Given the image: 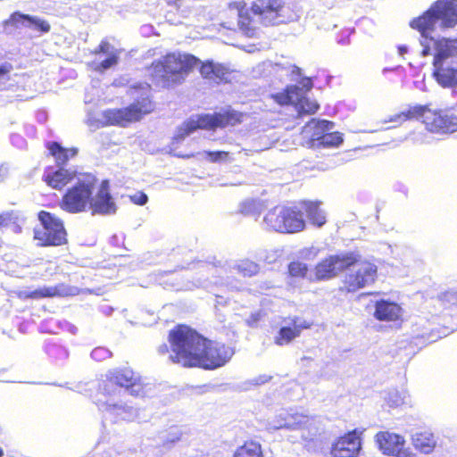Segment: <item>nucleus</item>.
I'll return each mask as SVG.
<instances>
[{"instance_id":"bb28decb","label":"nucleus","mask_w":457,"mask_h":457,"mask_svg":"<svg viewBox=\"0 0 457 457\" xmlns=\"http://www.w3.org/2000/svg\"><path fill=\"white\" fill-rule=\"evenodd\" d=\"M49 154L54 158L58 166L65 165L68 161L76 156L78 154L77 148H64L58 142H49L46 145Z\"/></svg>"},{"instance_id":"f257e3e1","label":"nucleus","mask_w":457,"mask_h":457,"mask_svg":"<svg viewBox=\"0 0 457 457\" xmlns=\"http://www.w3.org/2000/svg\"><path fill=\"white\" fill-rule=\"evenodd\" d=\"M168 341L170 361L184 368L215 370L224 366L234 354L228 345L210 340L185 324L170 329Z\"/></svg>"},{"instance_id":"0eeeda50","label":"nucleus","mask_w":457,"mask_h":457,"mask_svg":"<svg viewBox=\"0 0 457 457\" xmlns=\"http://www.w3.org/2000/svg\"><path fill=\"white\" fill-rule=\"evenodd\" d=\"M115 386L124 388L133 396H141L145 393L146 384L143 377L129 366L118 367L106 374L102 390L105 396L112 397L120 394Z\"/></svg>"},{"instance_id":"e433bc0d","label":"nucleus","mask_w":457,"mask_h":457,"mask_svg":"<svg viewBox=\"0 0 457 457\" xmlns=\"http://www.w3.org/2000/svg\"><path fill=\"white\" fill-rule=\"evenodd\" d=\"M18 217L13 212H4L0 213V228H7L17 225Z\"/></svg>"},{"instance_id":"ea45409f","label":"nucleus","mask_w":457,"mask_h":457,"mask_svg":"<svg viewBox=\"0 0 457 457\" xmlns=\"http://www.w3.org/2000/svg\"><path fill=\"white\" fill-rule=\"evenodd\" d=\"M264 316V312L259 311L255 312H252L249 317L245 320V324L248 327L254 328L257 327L259 322Z\"/></svg>"},{"instance_id":"aec40b11","label":"nucleus","mask_w":457,"mask_h":457,"mask_svg":"<svg viewBox=\"0 0 457 457\" xmlns=\"http://www.w3.org/2000/svg\"><path fill=\"white\" fill-rule=\"evenodd\" d=\"M432 7L443 28L457 24V0H436Z\"/></svg>"},{"instance_id":"b1692460","label":"nucleus","mask_w":457,"mask_h":457,"mask_svg":"<svg viewBox=\"0 0 457 457\" xmlns=\"http://www.w3.org/2000/svg\"><path fill=\"white\" fill-rule=\"evenodd\" d=\"M301 210L304 212L310 223L317 228H321L327 222L325 212L320 208V202L303 201Z\"/></svg>"},{"instance_id":"4468645a","label":"nucleus","mask_w":457,"mask_h":457,"mask_svg":"<svg viewBox=\"0 0 457 457\" xmlns=\"http://www.w3.org/2000/svg\"><path fill=\"white\" fill-rule=\"evenodd\" d=\"M374 441L382 454L388 457H413L406 440L401 434L381 430L375 434Z\"/></svg>"},{"instance_id":"4be33fe9","label":"nucleus","mask_w":457,"mask_h":457,"mask_svg":"<svg viewBox=\"0 0 457 457\" xmlns=\"http://www.w3.org/2000/svg\"><path fill=\"white\" fill-rule=\"evenodd\" d=\"M245 117V113L233 109L209 113L211 130L237 126L243 122Z\"/></svg>"},{"instance_id":"a211bd4d","label":"nucleus","mask_w":457,"mask_h":457,"mask_svg":"<svg viewBox=\"0 0 457 457\" xmlns=\"http://www.w3.org/2000/svg\"><path fill=\"white\" fill-rule=\"evenodd\" d=\"M312 324L307 321H300L298 317L289 319L287 325L282 326L274 337V344L278 346L289 345L297 338L303 329L310 328Z\"/></svg>"},{"instance_id":"a19ab883","label":"nucleus","mask_w":457,"mask_h":457,"mask_svg":"<svg viewBox=\"0 0 457 457\" xmlns=\"http://www.w3.org/2000/svg\"><path fill=\"white\" fill-rule=\"evenodd\" d=\"M132 203L137 205H144L147 203L148 197L144 192H137L130 196Z\"/></svg>"},{"instance_id":"8fccbe9b","label":"nucleus","mask_w":457,"mask_h":457,"mask_svg":"<svg viewBox=\"0 0 457 457\" xmlns=\"http://www.w3.org/2000/svg\"><path fill=\"white\" fill-rule=\"evenodd\" d=\"M4 245V242L2 239V237H0V250L3 248Z\"/></svg>"},{"instance_id":"a878e982","label":"nucleus","mask_w":457,"mask_h":457,"mask_svg":"<svg viewBox=\"0 0 457 457\" xmlns=\"http://www.w3.org/2000/svg\"><path fill=\"white\" fill-rule=\"evenodd\" d=\"M424 104L410 105L407 109L403 110L395 114L389 116L388 121L402 125L410 120H420L421 122Z\"/></svg>"},{"instance_id":"c85d7f7f","label":"nucleus","mask_w":457,"mask_h":457,"mask_svg":"<svg viewBox=\"0 0 457 457\" xmlns=\"http://www.w3.org/2000/svg\"><path fill=\"white\" fill-rule=\"evenodd\" d=\"M233 457H264L262 445L254 440H246L238 446Z\"/></svg>"},{"instance_id":"f3484780","label":"nucleus","mask_w":457,"mask_h":457,"mask_svg":"<svg viewBox=\"0 0 457 457\" xmlns=\"http://www.w3.org/2000/svg\"><path fill=\"white\" fill-rule=\"evenodd\" d=\"M361 449V433L356 429L338 436L332 444V457H358Z\"/></svg>"},{"instance_id":"1a4fd4ad","label":"nucleus","mask_w":457,"mask_h":457,"mask_svg":"<svg viewBox=\"0 0 457 457\" xmlns=\"http://www.w3.org/2000/svg\"><path fill=\"white\" fill-rule=\"evenodd\" d=\"M263 220L269 229L279 233H297L305 228L303 213L297 206L277 205L265 214Z\"/></svg>"},{"instance_id":"79ce46f5","label":"nucleus","mask_w":457,"mask_h":457,"mask_svg":"<svg viewBox=\"0 0 457 457\" xmlns=\"http://www.w3.org/2000/svg\"><path fill=\"white\" fill-rule=\"evenodd\" d=\"M167 6L170 7L172 11H179L182 5V0H165Z\"/></svg>"},{"instance_id":"49530a36","label":"nucleus","mask_w":457,"mask_h":457,"mask_svg":"<svg viewBox=\"0 0 457 457\" xmlns=\"http://www.w3.org/2000/svg\"><path fill=\"white\" fill-rule=\"evenodd\" d=\"M303 87H306L307 90H310L312 87V82L311 79L306 78L304 79Z\"/></svg>"},{"instance_id":"412c9836","label":"nucleus","mask_w":457,"mask_h":457,"mask_svg":"<svg viewBox=\"0 0 457 457\" xmlns=\"http://www.w3.org/2000/svg\"><path fill=\"white\" fill-rule=\"evenodd\" d=\"M5 24H10L14 28L33 26L34 29L41 34L48 33L51 29V25L47 21L20 12H12L5 21Z\"/></svg>"},{"instance_id":"20e7f679","label":"nucleus","mask_w":457,"mask_h":457,"mask_svg":"<svg viewBox=\"0 0 457 457\" xmlns=\"http://www.w3.org/2000/svg\"><path fill=\"white\" fill-rule=\"evenodd\" d=\"M200 59L192 54L170 52L154 60L149 69L153 82L162 88H172L185 82Z\"/></svg>"},{"instance_id":"2f4dec72","label":"nucleus","mask_w":457,"mask_h":457,"mask_svg":"<svg viewBox=\"0 0 457 457\" xmlns=\"http://www.w3.org/2000/svg\"><path fill=\"white\" fill-rule=\"evenodd\" d=\"M62 290L60 287H45L30 292L28 296L33 299L61 296Z\"/></svg>"},{"instance_id":"c9c22d12","label":"nucleus","mask_w":457,"mask_h":457,"mask_svg":"<svg viewBox=\"0 0 457 457\" xmlns=\"http://www.w3.org/2000/svg\"><path fill=\"white\" fill-rule=\"evenodd\" d=\"M238 212L243 215H253L259 212V204L254 200H245L240 204Z\"/></svg>"},{"instance_id":"7ed1b4c3","label":"nucleus","mask_w":457,"mask_h":457,"mask_svg":"<svg viewBox=\"0 0 457 457\" xmlns=\"http://www.w3.org/2000/svg\"><path fill=\"white\" fill-rule=\"evenodd\" d=\"M244 0L232 1L228 4V10L237 11V21L233 17L228 19V14L224 13L220 27L239 30L248 37H255L259 34L260 26H275L285 21V0Z\"/></svg>"},{"instance_id":"58836bf2","label":"nucleus","mask_w":457,"mask_h":457,"mask_svg":"<svg viewBox=\"0 0 457 457\" xmlns=\"http://www.w3.org/2000/svg\"><path fill=\"white\" fill-rule=\"evenodd\" d=\"M118 60H119L118 55L116 54H112L106 59H104V61H102L99 63L96 70L99 71H105V70L116 65L118 63Z\"/></svg>"},{"instance_id":"393cba45","label":"nucleus","mask_w":457,"mask_h":457,"mask_svg":"<svg viewBox=\"0 0 457 457\" xmlns=\"http://www.w3.org/2000/svg\"><path fill=\"white\" fill-rule=\"evenodd\" d=\"M436 21H438V19L431 5L429 9L424 12L421 15L411 20L410 26L424 36L434 29Z\"/></svg>"},{"instance_id":"603ef678","label":"nucleus","mask_w":457,"mask_h":457,"mask_svg":"<svg viewBox=\"0 0 457 457\" xmlns=\"http://www.w3.org/2000/svg\"><path fill=\"white\" fill-rule=\"evenodd\" d=\"M428 54V50H423V54L426 55Z\"/></svg>"},{"instance_id":"cd10ccee","label":"nucleus","mask_w":457,"mask_h":457,"mask_svg":"<svg viewBox=\"0 0 457 457\" xmlns=\"http://www.w3.org/2000/svg\"><path fill=\"white\" fill-rule=\"evenodd\" d=\"M413 446L424 453H429L433 451L436 446V442L432 433L423 430L416 432L412 436Z\"/></svg>"},{"instance_id":"2eb2a0df","label":"nucleus","mask_w":457,"mask_h":457,"mask_svg":"<svg viewBox=\"0 0 457 457\" xmlns=\"http://www.w3.org/2000/svg\"><path fill=\"white\" fill-rule=\"evenodd\" d=\"M196 68L203 79L217 85L230 83L235 72L229 65L212 59L200 60Z\"/></svg>"},{"instance_id":"39448f33","label":"nucleus","mask_w":457,"mask_h":457,"mask_svg":"<svg viewBox=\"0 0 457 457\" xmlns=\"http://www.w3.org/2000/svg\"><path fill=\"white\" fill-rule=\"evenodd\" d=\"M352 263L347 265L338 290L344 294H354L373 285L378 279V269L376 263L354 251H349Z\"/></svg>"},{"instance_id":"423d86ee","label":"nucleus","mask_w":457,"mask_h":457,"mask_svg":"<svg viewBox=\"0 0 457 457\" xmlns=\"http://www.w3.org/2000/svg\"><path fill=\"white\" fill-rule=\"evenodd\" d=\"M155 104L148 93H142L128 106L108 109L104 112L105 123L110 126L126 128L140 121L145 115L152 113Z\"/></svg>"},{"instance_id":"ddd939ff","label":"nucleus","mask_w":457,"mask_h":457,"mask_svg":"<svg viewBox=\"0 0 457 457\" xmlns=\"http://www.w3.org/2000/svg\"><path fill=\"white\" fill-rule=\"evenodd\" d=\"M348 252H342L336 254H330L321 259L313 268L311 281H324L332 279L343 271L347 270V265L352 263L351 256H347Z\"/></svg>"},{"instance_id":"dca6fc26","label":"nucleus","mask_w":457,"mask_h":457,"mask_svg":"<svg viewBox=\"0 0 457 457\" xmlns=\"http://www.w3.org/2000/svg\"><path fill=\"white\" fill-rule=\"evenodd\" d=\"M433 76L444 87L457 86V62L450 59L445 52H440L434 58Z\"/></svg>"},{"instance_id":"f8f14e48","label":"nucleus","mask_w":457,"mask_h":457,"mask_svg":"<svg viewBox=\"0 0 457 457\" xmlns=\"http://www.w3.org/2000/svg\"><path fill=\"white\" fill-rule=\"evenodd\" d=\"M421 123L434 134H447L457 130V116L447 113L443 109H433L431 104H424Z\"/></svg>"},{"instance_id":"de8ad7c7","label":"nucleus","mask_w":457,"mask_h":457,"mask_svg":"<svg viewBox=\"0 0 457 457\" xmlns=\"http://www.w3.org/2000/svg\"><path fill=\"white\" fill-rule=\"evenodd\" d=\"M292 72L299 76V75H301V69L299 67L294 65Z\"/></svg>"},{"instance_id":"7c9ffc66","label":"nucleus","mask_w":457,"mask_h":457,"mask_svg":"<svg viewBox=\"0 0 457 457\" xmlns=\"http://www.w3.org/2000/svg\"><path fill=\"white\" fill-rule=\"evenodd\" d=\"M434 300L442 308H449L457 305V291H444L434 297Z\"/></svg>"},{"instance_id":"09e8293b","label":"nucleus","mask_w":457,"mask_h":457,"mask_svg":"<svg viewBox=\"0 0 457 457\" xmlns=\"http://www.w3.org/2000/svg\"><path fill=\"white\" fill-rule=\"evenodd\" d=\"M321 123L324 124L326 128L328 127V125L331 124V122L327 120H322Z\"/></svg>"},{"instance_id":"4c0bfd02","label":"nucleus","mask_w":457,"mask_h":457,"mask_svg":"<svg viewBox=\"0 0 457 457\" xmlns=\"http://www.w3.org/2000/svg\"><path fill=\"white\" fill-rule=\"evenodd\" d=\"M205 155L212 162H219L220 161H226L229 158V152L228 151H207Z\"/></svg>"},{"instance_id":"5701e85b","label":"nucleus","mask_w":457,"mask_h":457,"mask_svg":"<svg viewBox=\"0 0 457 457\" xmlns=\"http://www.w3.org/2000/svg\"><path fill=\"white\" fill-rule=\"evenodd\" d=\"M74 179V173L69 170L60 168L53 170L52 167H48L44 175V181L54 189H62Z\"/></svg>"},{"instance_id":"37998d69","label":"nucleus","mask_w":457,"mask_h":457,"mask_svg":"<svg viewBox=\"0 0 457 457\" xmlns=\"http://www.w3.org/2000/svg\"><path fill=\"white\" fill-rule=\"evenodd\" d=\"M109 48V43L107 41H102L97 48L95 50V54L106 53Z\"/></svg>"},{"instance_id":"9d476101","label":"nucleus","mask_w":457,"mask_h":457,"mask_svg":"<svg viewBox=\"0 0 457 457\" xmlns=\"http://www.w3.org/2000/svg\"><path fill=\"white\" fill-rule=\"evenodd\" d=\"M270 97L278 105H293L298 117L312 115L317 112L320 104L303 93L296 85H287L282 91L271 94Z\"/></svg>"},{"instance_id":"a18cd8bd","label":"nucleus","mask_w":457,"mask_h":457,"mask_svg":"<svg viewBox=\"0 0 457 457\" xmlns=\"http://www.w3.org/2000/svg\"><path fill=\"white\" fill-rule=\"evenodd\" d=\"M168 352H169V347H168V345L166 344H162L158 348V353H161V354H165Z\"/></svg>"},{"instance_id":"9b49d317","label":"nucleus","mask_w":457,"mask_h":457,"mask_svg":"<svg viewBox=\"0 0 457 457\" xmlns=\"http://www.w3.org/2000/svg\"><path fill=\"white\" fill-rule=\"evenodd\" d=\"M289 419L284 427L297 430L305 447H314L321 442L324 430L320 421L315 417L295 413L290 415Z\"/></svg>"},{"instance_id":"72a5a7b5","label":"nucleus","mask_w":457,"mask_h":457,"mask_svg":"<svg viewBox=\"0 0 457 457\" xmlns=\"http://www.w3.org/2000/svg\"><path fill=\"white\" fill-rule=\"evenodd\" d=\"M287 271L292 278H304L309 272V267L300 261H293L289 262Z\"/></svg>"},{"instance_id":"c756f323","label":"nucleus","mask_w":457,"mask_h":457,"mask_svg":"<svg viewBox=\"0 0 457 457\" xmlns=\"http://www.w3.org/2000/svg\"><path fill=\"white\" fill-rule=\"evenodd\" d=\"M209 113L197 115L191 118L184 124V129L187 134L192 133L197 129L211 130Z\"/></svg>"},{"instance_id":"c03bdc74","label":"nucleus","mask_w":457,"mask_h":457,"mask_svg":"<svg viewBox=\"0 0 457 457\" xmlns=\"http://www.w3.org/2000/svg\"><path fill=\"white\" fill-rule=\"evenodd\" d=\"M11 66L2 65L0 66V77L6 75L10 72Z\"/></svg>"},{"instance_id":"6e6552de","label":"nucleus","mask_w":457,"mask_h":457,"mask_svg":"<svg viewBox=\"0 0 457 457\" xmlns=\"http://www.w3.org/2000/svg\"><path fill=\"white\" fill-rule=\"evenodd\" d=\"M39 226L33 229V239L39 247H57L68 244V233L63 221L47 211L37 213Z\"/></svg>"},{"instance_id":"f03ea898","label":"nucleus","mask_w":457,"mask_h":457,"mask_svg":"<svg viewBox=\"0 0 457 457\" xmlns=\"http://www.w3.org/2000/svg\"><path fill=\"white\" fill-rule=\"evenodd\" d=\"M98 179L91 173L82 174L76 183L69 187L59 201V207L68 213L90 211L92 215H111L117 211L116 203L111 194L108 179L101 181L94 196Z\"/></svg>"},{"instance_id":"6ab92c4d","label":"nucleus","mask_w":457,"mask_h":457,"mask_svg":"<svg viewBox=\"0 0 457 457\" xmlns=\"http://www.w3.org/2000/svg\"><path fill=\"white\" fill-rule=\"evenodd\" d=\"M403 308L395 302L380 299L374 303L373 316L377 320L398 322L403 320Z\"/></svg>"},{"instance_id":"f704fd0d","label":"nucleus","mask_w":457,"mask_h":457,"mask_svg":"<svg viewBox=\"0 0 457 457\" xmlns=\"http://www.w3.org/2000/svg\"><path fill=\"white\" fill-rule=\"evenodd\" d=\"M318 140L324 146H338L343 142V137L340 132L336 131L324 134Z\"/></svg>"},{"instance_id":"3c124183","label":"nucleus","mask_w":457,"mask_h":457,"mask_svg":"<svg viewBox=\"0 0 457 457\" xmlns=\"http://www.w3.org/2000/svg\"><path fill=\"white\" fill-rule=\"evenodd\" d=\"M4 456V451L0 448V457Z\"/></svg>"},{"instance_id":"473e14b6","label":"nucleus","mask_w":457,"mask_h":457,"mask_svg":"<svg viewBox=\"0 0 457 457\" xmlns=\"http://www.w3.org/2000/svg\"><path fill=\"white\" fill-rule=\"evenodd\" d=\"M236 269L237 272L244 277H253L260 270L259 265L248 259L240 261V262L237 264Z\"/></svg>"}]
</instances>
